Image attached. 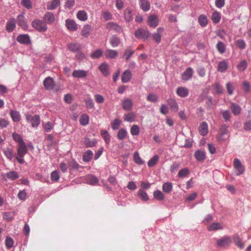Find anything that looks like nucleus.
<instances>
[{
  "mask_svg": "<svg viewBox=\"0 0 251 251\" xmlns=\"http://www.w3.org/2000/svg\"><path fill=\"white\" fill-rule=\"evenodd\" d=\"M27 152V148L25 143L19 145L16 159L20 164H23L25 163L24 157Z\"/></svg>",
  "mask_w": 251,
  "mask_h": 251,
  "instance_id": "nucleus-1",
  "label": "nucleus"
},
{
  "mask_svg": "<svg viewBox=\"0 0 251 251\" xmlns=\"http://www.w3.org/2000/svg\"><path fill=\"white\" fill-rule=\"evenodd\" d=\"M232 243L231 238L229 236H224L217 241V244L219 247L226 248Z\"/></svg>",
  "mask_w": 251,
  "mask_h": 251,
  "instance_id": "nucleus-2",
  "label": "nucleus"
},
{
  "mask_svg": "<svg viewBox=\"0 0 251 251\" xmlns=\"http://www.w3.org/2000/svg\"><path fill=\"white\" fill-rule=\"evenodd\" d=\"M32 26L39 31L44 32L47 30V25L42 21L36 19L32 21Z\"/></svg>",
  "mask_w": 251,
  "mask_h": 251,
  "instance_id": "nucleus-3",
  "label": "nucleus"
},
{
  "mask_svg": "<svg viewBox=\"0 0 251 251\" xmlns=\"http://www.w3.org/2000/svg\"><path fill=\"white\" fill-rule=\"evenodd\" d=\"M25 119L27 122L30 123L33 127H37L40 123V118L38 115L32 116L30 114H26Z\"/></svg>",
  "mask_w": 251,
  "mask_h": 251,
  "instance_id": "nucleus-4",
  "label": "nucleus"
},
{
  "mask_svg": "<svg viewBox=\"0 0 251 251\" xmlns=\"http://www.w3.org/2000/svg\"><path fill=\"white\" fill-rule=\"evenodd\" d=\"M233 165L236 171L235 173L237 176H240L244 174L245 167L238 158H236L233 160Z\"/></svg>",
  "mask_w": 251,
  "mask_h": 251,
  "instance_id": "nucleus-5",
  "label": "nucleus"
},
{
  "mask_svg": "<svg viewBox=\"0 0 251 251\" xmlns=\"http://www.w3.org/2000/svg\"><path fill=\"white\" fill-rule=\"evenodd\" d=\"M149 36V31L143 28H139L135 32V36L139 39H147Z\"/></svg>",
  "mask_w": 251,
  "mask_h": 251,
  "instance_id": "nucleus-6",
  "label": "nucleus"
},
{
  "mask_svg": "<svg viewBox=\"0 0 251 251\" xmlns=\"http://www.w3.org/2000/svg\"><path fill=\"white\" fill-rule=\"evenodd\" d=\"M17 22L18 25L21 26L24 30L27 29L28 26L25 21L24 14H20L18 16Z\"/></svg>",
  "mask_w": 251,
  "mask_h": 251,
  "instance_id": "nucleus-7",
  "label": "nucleus"
},
{
  "mask_svg": "<svg viewBox=\"0 0 251 251\" xmlns=\"http://www.w3.org/2000/svg\"><path fill=\"white\" fill-rule=\"evenodd\" d=\"M148 22L151 27L155 28L159 24V19L156 15L152 14L149 17Z\"/></svg>",
  "mask_w": 251,
  "mask_h": 251,
  "instance_id": "nucleus-8",
  "label": "nucleus"
},
{
  "mask_svg": "<svg viewBox=\"0 0 251 251\" xmlns=\"http://www.w3.org/2000/svg\"><path fill=\"white\" fill-rule=\"evenodd\" d=\"M43 20L46 25L51 24L55 22V18L54 15L52 12H48L44 15Z\"/></svg>",
  "mask_w": 251,
  "mask_h": 251,
  "instance_id": "nucleus-9",
  "label": "nucleus"
},
{
  "mask_svg": "<svg viewBox=\"0 0 251 251\" xmlns=\"http://www.w3.org/2000/svg\"><path fill=\"white\" fill-rule=\"evenodd\" d=\"M17 41L22 44L28 45L30 43V38L28 34H20L17 37Z\"/></svg>",
  "mask_w": 251,
  "mask_h": 251,
  "instance_id": "nucleus-10",
  "label": "nucleus"
},
{
  "mask_svg": "<svg viewBox=\"0 0 251 251\" xmlns=\"http://www.w3.org/2000/svg\"><path fill=\"white\" fill-rule=\"evenodd\" d=\"M65 25L67 29L70 31H76L77 29V25L72 19H66Z\"/></svg>",
  "mask_w": 251,
  "mask_h": 251,
  "instance_id": "nucleus-11",
  "label": "nucleus"
},
{
  "mask_svg": "<svg viewBox=\"0 0 251 251\" xmlns=\"http://www.w3.org/2000/svg\"><path fill=\"white\" fill-rule=\"evenodd\" d=\"M87 75L88 72L83 70H75L72 74V76L77 78H85Z\"/></svg>",
  "mask_w": 251,
  "mask_h": 251,
  "instance_id": "nucleus-12",
  "label": "nucleus"
},
{
  "mask_svg": "<svg viewBox=\"0 0 251 251\" xmlns=\"http://www.w3.org/2000/svg\"><path fill=\"white\" fill-rule=\"evenodd\" d=\"M194 71L192 68H188L182 74L181 78L182 80L187 81L190 79L193 75Z\"/></svg>",
  "mask_w": 251,
  "mask_h": 251,
  "instance_id": "nucleus-13",
  "label": "nucleus"
},
{
  "mask_svg": "<svg viewBox=\"0 0 251 251\" xmlns=\"http://www.w3.org/2000/svg\"><path fill=\"white\" fill-rule=\"evenodd\" d=\"M43 84L45 88L48 90L52 89L54 86L53 79L50 76L45 78L44 80Z\"/></svg>",
  "mask_w": 251,
  "mask_h": 251,
  "instance_id": "nucleus-14",
  "label": "nucleus"
},
{
  "mask_svg": "<svg viewBox=\"0 0 251 251\" xmlns=\"http://www.w3.org/2000/svg\"><path fill=\"white\" fill-rule=\"evenodd\" d=\"M164 30L163 27H159L157 29V31L152 34L153 39L157 43L161 42V33Z\"/></svg>",
  "mask_w": 251,
  "mask_h": 251,
  "instance_id": "nucleus-15",
  "label": "nucleus"
},
{
  "mask_svg": "<svg viewBox=\"0 0 251 251\" xmlns=\"http://www.w3.org/2000/svg\"><path fill=\"white\" fill-rule=\"evenodd\" d=\"M176 93L180 97L186 98L189 95V91L184 87H179L176 89Z\"/></svg>",
  "mask_w": 251,
  "mask_h": 251,
  "instance_id": "nucleus-16",
  "label": "nucleus"
},
{
  "mask_svg": "<svg viewBox=\"0 0 251 251\" xmlns=\"http://www.w3.org/2000/svg\"><path fill=\"white\" fill-rule=\"evenodd\" d=\"M84 101L85 103L86 107L88 109H94L95 103L93 100L90 95H88L84 99Z\"/></svg>",
  "mask_w": 251,
  "mask_h": 251,
  "instance_id": "nucleus-17",
  "label": "nucleus"
},
{
  "mask_svg": "<svg viewBox=\"0 0 251 251\" xmlns=\"http://www.w3.org/2000/svg\"><path fill=\"white\" fill-rule=\"evenodd\" d=\"M123 108L126 111H130L132 109L133 102L129 99H125L122 102Z\"/></svg>",
  "mask_w": 251,
  "mask_h": 251,
  "instance_id": "nucleus-18",
  "label": "nucleus"
},
{
  "mask_svg": "<svg viewBox=\"0 0 251 251\" xmlns=\"http://www.w3.org/2000/svg\"><path fill=\"white\" fill-rule=\"evenodd\" d=\"M86 182L87 184L95 185L99 182L98 178L94 175H89L86 176Z\"/></svg>",
  "mask_w": 251,
  "mask_h": 251,
  "instance_id": "nucleus-19",
  "label": "nucleus"
},
{
  "mask_svg": "<svg viewBox=\"0 0 251 251\" xmlns=\"http://www.w3.org/2000/svg\"><path fill=\"white\" fill-rule=\"evenodd\" d=\"M99 69L104 76H106L109 75V66L107 63L104 62L100 64Z\"/></svg>",
  "mask_w": 251,
  "mask_h": 251,
  "instance_id": "nucleus-20",
  "label": "nucleus"
},
{
  "mask_svg": "<svg viewBox=\"0 0 251 251\" xmlns=\"http://www.w3.org/2000/svg\"><path fill=\"white\" fill-rule=\"evenodd\" d=\"M2 151L4 155L9 161H12L14 157V151L12 148H7L3 149Z\"/></svg>",
  "mask_w": 251,
  "mask_h": 251,
  "instance_id": "nucleus-21",
  "label": "nucleus"
},
{
  "mask_svg": "<svg viewBox=\"0 0 251 251\" xmlns=\"http://www.w3.org/2000/svg\"><path fill=\"white\" fill-rule=\"evenodd\" d=\"M140 8L145 12L148 11L151 8L150 2L148 0H139Z\"/></svg>",
  "mask_w": 251,
  "mask_h": 251,
  "instance_id": "nucleus-22",
  "label": "nucleus"
},
{
  "mask_svg": "<svg viewBox=\"0 0 251 251\" xmlns=\"http://www.w3.org/2000/svg\"><path fill=\"white\" fill-rule=\"evenodd\" d=\"M60 4V0H52L47 3V8L48 10H54Z\"/></svg>",
  "mask_w": 251,
  "mask_h": 251,
  "instance_id": "nucleus-23",
  "label": "nucleus"
},
{
  "mask_svg": "<svg viewBox=\"0 0 251 251\" xmlns=\"http://www.w3.org/2000/svg\"><path fill=\"white\" fill-rule=\"evenodd\" d=\"M16 27V22L14 18H11L6 23V28L8 32H11Z\"/></svg>",
  "mask_w": 251,
  "mask_h": 251,
  "instance_id": "nucleus-24",
  "label": "nucleus"
},
{
  "mask_svg": "<svg viewBox=\"0 0 251 251\" xmlns=\"http://www.w3.org/2000/svg\"><path fill=\"white\" fill-rule=\"evenodd\" d=\"M167 103L170 106L172 110L175 112H177L178 110V105L176 100L172 98H169L167 100Z\"/></svg>",
  "mask_w": 251,
  "mask_h": 251,
  "instance_id": "nucleus-25",
  "label": "nucleus"
},
{
  "mask_svg": "<svg viewBox=\"0 0 251 251\" xmlns=\"http://www.w3.org/2000/svg\"><path fill=\"white\" fill-rule=\"evenodd\" d=\"M194 156L198 161H203L206 158L205 152L201 150L196 151Z\"/></svg>",
  "mask_w": 251,
  "mask_h": 251,
  "instance_id": "nucleus-26",
  "label": "nucleus"
},
{
  "mask_svg": "<svg viewBox=\"0 0 251 251\" xmlns=\"http://www.w3.org/2000/svg\"><path fill=\"white\" fill-rule=\"evenodd\" d=\"M105 56L107 58L113 59L116 58L118 55V52L116 50L107 49L105 51Z\"/></svg>",
  "mask_w": 251,
  "mask_h": 251,
  "instance_id": "nucleus-27",
  "label": "nucleus"
},
{
  "mask_svg": "<svg viewBox=\"0 0 251 251\" xmlns=\"http://www.w3.org/2000/svg\"><path fill=\"white\" fill-rule=\"evenodd\" d=\"M124 18L126 22L131 21L133 18L132 11L129 8L126 9L124 11Z\"/></svg>",
  "mask_w": 251,
  "mask_h": 251,
  "instance_id": "nucleus-28",
  "label": "nucleus"
},
{
  "mask_svg": "<svg viewBox=\"0 0 251 251\" xmlns=\"http://www.w3.org/2000/svg\"><path fill=\"white\" fill-rule=\"evenodd\" d=\"M199 132L202 136H205L208 133V125L205 122H203L201 124L199 127Z\"/></svg>",
  "mask_w": 251,
  "mask_h": 251,
  "instance_id": "nucleus-29",
  "label": "nucleus"
},
{
  "mask_svg": "<svg viewBox=\"0 0 251 251\" xmlns=\"http://www.w3.org/2000/svg\"><path fill=\"white\" fill-rule=\"evenodd\" d=\"M131 78V73L129 70H126L122 75V81L123 83H127Z\"/></svg>",
  "mask_w": 251,
  "mask_h": 251,
  "instance_id": "nucleus-30",
  "label": "nucleus"
},
{
  "mask_svg": "<svg viewBox=\"0 0 251 251\" xmlns=\"http://www.w3.org/2000/svg\"><path fill=\"white\" fill-rule=\"evenodd\" d=\"M106 27L110 30H115L119 32L121 30V27L116 23L113 22H109L106 24Z\"/></svg>",
  "mask_w": 251,
  "mask_h": 251,
  "instance_id": "nucleus-31",
  "label": "nucleus"
},
{
  "mask_svg": "<svg viewBox=\"0 0 251 251\" xmlns=\"http://www.w3.org/2000/svg\"><path fill=\"white\" fill-rule=\"evenodd\" d=\"M228 67L227 62L226 60H223L219 62L218 64V70L221 73L225 72Z\"/></svg>",
  "mask_w": 251,
  "mask_h": 251,
  "instance_id": "nucleus-32",
  "label": "nucleus"
},
{
  "mask_svg": "<svg viewBox=\"0 0 251 251\" xmlns=\"http://www.w3.org/2000/svg\"><path fill=\"white\" fill-rule=\"evenodd\" d=\"M198 22L201 27H205L208 24L207 17L205 15L201 14L198 18Z\"/></svg>",
  "mask_w": 251,
  "mask_h": 251,
  "instance_id": "nucleus-33",
  "label": "nucleus"
},
{
  "mask_svg": "<svg viewBox=\"0 0 251 251\" xmlns=\"http://www.w3.org/2000/svg\"><path fill=\"white\" fill-rule=\"evenodd\" d=\"M230 109L234 115H239L241 111V107L237 104L232 102L230 105Z\"/></svg>",
  "mask_w": 251,
  "mask_h": 251,
  "instance_id": "nucleus-34",
  "label": "nucleus"
},
{
  "mask_svg": "<svg viewBox=\"0 0 251 251\" xmlns=\"http://www.w3.org/2000/svg\"><path fill=\"white\" fill-rule=\"evenodd\" d=\"M10 116L15 122H18L21 120V115L19 112L16 110H11L10 112Z\"/></svg>",
  "mask_w": 251,
  "mask_h": 251,
  "instance_id": "nucleus-35",
  "label": "nucleus"
},
{
  "mask_svg": "<svg viewBox=\"0 0 251 251\" xmlns=\"http://www.w3.org/2000/svg\"><path fill=\"white\" fill-rule=\"evenodd\" d=\"M92 30V26L89 25H85L83 27L81 31V34L83 37H87Z\"/></svg>",
  "mask_w": 251,
  "mask_h": 251,
  "instance_id": "nucleus-36",
  "label": "nucleus"
},
{
  "mask_svg": "<svg viewBox=\"0 0 251 251\" xmlns=\"http://www.w3.org/2000/svg\"><path fill=\"white\" fill-rule=\"evenodd\" d=\"M100 134L104 140V141L106 144H109L111 140V136L107 130H101Z\"/></svg>",
  "mask_w": 251,
  "mask_h": 251,
  "instance_id": "nucleus-37",
  "label": "nucleus"
},
{
  "mask_svg": "<svg viewBox=\"0 0 251 251\" xmlns=\"http://www.w3.org/2000/svg\"><path fill=\"white\" fill-rule=\"evenodd\" d=\"M93 156V152L90 150H87L83 154V155L82 157L83 161L86 162H89L91 160V159H92Z\"/></svg>",
  "mask_w": 251,
  "mask_h": 251,
  "instance_id": "nucleus-38",
  "label": "nucleus"
},
{
  "mask_svg": "<svg viewBox=\"0 0 251 251\" xmlns=\"http://www.w3.org/2000/svg\"><path fill=\"white\" fill-rule=\"evenodd\" d=\"M173 189V184L170 182H165L162 185V190L166 193H170Z\"/></svg>",
  "mask_w": 251,
  "mask_h": 251,
  "instance_id": "nucleus-39",
  "label": "nucleus"
},
{
  "mask_svg": "<svg viewBox=\"0 0 251 251\" xmlns=\"http://www.w3.org/2000/svg\"><path fill=\"white\" fill-rule=\"evenodd\" d=\"M68 49L72 52H77L81 50L80 45L77 43H70L68 45Z\"/></svg>",
  "mask_w": 251,
  "mask_h": 251,
  "instance_id": "nucleus-40",
  "label": "nucleus"
},
{
  "mask_svg": "<svg viewBox=\"0 0 251 251\" xmlns=\"http://www.w3.org/2000/svg\"><path fill=\"white\" fill-rule=\"evenodd\" d=\"M84 143L86 148H91L96 146L97 141L95 139L91 140L89 138H85Z\"/></svg>",
  "mask_w": 251,
  "mask_h": 251,
  "instance_id": "nucleus-41",
  "label": "nucleus"
},
{
  "mask_svg": "<svg viewBox=\"0 0 251 251\" xmlns=\"http://www.w3.org/2000/svg\"><path fill=\"white\" fill-rule=\"evenodd\" d=\"M5 176L10 180H15L19 178V176L17 172L10 171L5 174Z\"/></svg>",
  "mask_w": 251,
  "mask_h": 251,
  "instance_id": "nucleus-42",
  "label": "nucleus"
},
{
  "mask_svg": "<svg viewBox=\"0 0 251 251\" xmlns=\"http://www.w3.org/2000/svg\"><path fill=\"white\" fill-rule=\"evenodd\" d=\"M77 18L81 21H85L87 20L88 16L87 13L84 10H79L76 14Z\"/></svg>",
  "mask_w": 251,
  "mask_h": 251,
  "instance_id": "nucleus-43",
  "label": "nucleus"
},
{
  "mask_svg": "<svg viewBox=\"0 0 251 251\" xmlns=\"http://www.w3.org/2000/svg\"><path fill=\"white\" fill-rule=\"evenodd\" d=\"M211 19L214 23H219L221 19V16L220 13L218 11H214L212 14Z\"/></svg>",
  "mask_w": 251,
  "mask_h": 251,
  "instance_id": "nucleus-44",
  "label": "nucleus"
},
{
  "mask_svg": "<svg viewBox=\"0 0 251 251\" xmlns=\"http://www.w3.org/2000/svg\"><path fill=\"white\" fill-rule=\"evenodd\" d=\"M89 117L86 114H83L80 117L79 123L82 126H86L89 124Z\"/></svg>",
  "mask_w": 251,
  "mask_h": 251,
  "instance_id": "nucleus-45",
  "label": "nucleus"
},
{
  "mask_svg": "<svg viewBox=\"0 0 251 251\" xmlns=\"http://www.w3.org/2000/svg\"><path fill=\"white\" fill-rule=\"evenodd\" d=\"M234 242H235L236 245L240 248V249H243L244 247V244L242 242L241 239L239 237V236L236 234L234 235L233 237Z\"/></svg>",
  "mask_w": 251,
  "mask_h": 251,
  "instance_id": "nucleus-46",
  "label": "nucleus"
},
{
  "mask_svg": "<svg viewBox=\"0 0 251 251\" xmlns=\"http://www.w3.org/2000/svg\"><path fill=\"white\" fill-rule=\"evenodd\" d=\"M223 229L222 225L219 223H213L208 227L209 231H213Z\"/></svg>",
  "mask_w": 251,
  "mask_h": 251,
  "instance_id": "nucleus-47",
  "label": "nucleus"
},
{
  "mask_svg": "<svg viewBox=\"0 0 251 251\" xmlns=\"http://www.w3.org/2000/svg\"><path fill=\"white\" fill-rule=\"evenodd\" d=\"M124 119L128 122H133L135 120V114L133 112H130L124 115Z\"/></svg>",
  "mask_w": 251,
  "mask_h": 251,
  "instance_id": "nucleus-48",
  "label": "nucleus"
},
{
  "mask_svg": "<svg viewBox=\"0 0 251 251\" xmlns=\"http://www.w3.org/2000/svg\"><path fill=\"white\" fill-rule=\"evenodd\" d=\"M159 159V157L158 155H154L151 159L148 162V166L149 167H152L157 163Z\"/></svg>",
  "mask_w": 251,
  "mask_h": 251,
  "instance_id": "nucleus-49",
  "label": "nucleus"
},
{
  "mask_svg": "<svg viewBox=\"0 0 251 251\" xmlns=\"http://www.w3.org/2000/svg\"><path fill=\"white\" fill-rule=\"evenodd\" d=\"M69 167L71 170H77L80 168H82L79 164L75 160H72L69 162Z\"/></svg>",
  "mask_w": 251,
  "mask_h": 251,
  "instance_id": "nucleus-50",
  "label": "nucleus"
},
{
  "mask_svg": "<svg viewBox=\"0 0 251 251\" xmlns=\"http://www.w3.org/2000/svg\"><path fill=\"white\" fill-rule=\"evenodd\" d=\"M103 54V51L100 49H98L92 52L90 54V57L92 59H97L100 57Z\"/></svg>",
  "mask_w": 251,
  "mask_h": 251,
  "instance_id": "nucleus-51",
  "label": "nucleus"
},
{
  "mask_svg": "<svg viewBox=\"0 0 251 251\" xmlns=\"http://www.w3.org/2000/svg\"><path fill=\"white\" fill-rule=\"evenodd\" d=\"M134 161L138 165H141L144 164V161L142 159L138 151L134 152L133 154Z\"/></svg>",
  "mask_w": 251,
  "mask_h": 251,
  "instance_id": "nucleus-52",
  "label": "nucleus"
},
{
  "mask_svg": "<svg viewBox=\"0 0 251 251\" xmlns=\"http://www.w3.org/2000/svg\"><path fill=\"white\" fill-rule=\"evenodd\" d=\"M134 53V50H130L129 48H127L125 50L122 57H126V60L127 61Z\"/></svg>",
  "mask_w": 251,
  "mask_h": 251,
  "instance_id": "nucleus-53",
  "label": "nucleus"
},
{
  "mask_svg": "<svg viewBox=\"0 0 251 251\" xmlns=\"http://www.w3.org/2000/svg\"><path fill=\"white\" fill-rule=\"evenodd\" d=\"M153 197L154 199L158 201H162L164 199V196L162 192L160 190H156L153 192Z\"/></svg>",
  "mask_w": 251,
  "mask_h": 251,
  "instance_id": "nucleus-54",
  "label": "nucleus"
},
{
  "mask_svg": "<svg viewBox=\"0 0 251 251\" xmlns=\"http://www.w3.org/2000/svg\"><path fill=\"white\" fill-rule=\"evenodd\" d=\"M189 173V170L187 168H184L179 171L178 176L181 178H184L188 175Z\"/></svg>",
  "mask_w": 251,
  "mask_h": 251,
  "instance_id": "nucleus-55",
  "label": "nucleus"
},
{
  "mask_svg": "<svg viewBox=\"0 0 251 251\" xmlns=\"http://www.w3.org/2000/svg\"><path fill=\"white\" fill-rule=\"evenodd\" d=\"M138 195L144 201H147L149 200V197L147 193L142 189H140L137 192Z\"/></svg>",
  "mask_w": 251,
  "mask_h": 251,
  "instance_id": "nucleus-56",
  "label": "nucleus"
},
{
  "mask_svg": "<svg viewBox=\"0 0 251 251\" xmlns=\"http://www.w3.org/2000/svg\"><path fill=\"white\" fill-rule=\"evenodd\" d=\"M247 62L245 60H242L237 66V69L239 71L244 72L247 68Z\"/></svg>",
  "mask_w": 251,
  "mask_h": 251,
  "instance_id": "nucleus-57",
  "label": "nucleus"
},
{
  "mask_svg": "<svg viewBox=\"0 0 251 251\" xmlns=\"http://www.w3.org/2000/svg\"><path fill=\"white\" fill-rule=\"evenodd\" d=\"M127 133V132L126 129L122 128L118 131L117 134V137L120 140H123L126 138Z\"/></svg>",
  "mask_w": 251,
  "mask_h": 251,
  "instance_id": "nucleus-58",
  "label": "nucleus"
},
{
  "mask_svg": "<svg viewBox=\"0 0 251 251\" xmlns=\"http://www.w3.org/2000/svg\"><path fill=\"white\" fill-rule=\"evenodd\" d=\"M216 48L218 51L221 53H223L225 52L226 46L223 42L221 41H219L217 44Z\"/></svg>",
  "mask_w": 251,
  "mask_h": 251,
  "instance_id": "nucleus-59",
  "label": "nucleus"
},
{
  "mask_svg": "<svg viewBox=\"0 0 251 251\" xmlns=\"http://www.w3.org/2000/svg\"><path fill=\"white\" fill-rule=\"evenodd\" d=\"M120 42V39L115 36H112L110 40V44L114 48L117 47L119 45Z\"/></svg>",
  "mask_w": 251,
  "mask_h": 251,
  "instance_id": "nucleus-60",
  "label": "nucleus"
},
{
  "mask_svg": "<svg viewBox=\"0 0 251 251\" xmlns=\"http://www.w3.org/2000/svg\"><path fill=\"white\" fill-rule=\"evenodd\" d=\"M12 136L14 141L18 143L19 145L25 143L22 136L20 134L14 132L13 133Z\"/></svg>",
  "mask_w": 251,
  "mask_h": 251,
  "instance_id": "nucleus-61",
  "label": "nucleus"
},
{
  "mask_svg": "<svg viewBox=\"0 0 251 251\" xmlns=\"http://www.w3.org/2000/svg\"><path fill=\"white\" fill-rule=\"evenodd\" d=\"M5 243L6 248L8 249H10L13 246V239L11 237H7L5 239Z\"/></svg>",
  "mask_w": 251,
  "mask_h": 251,
  "instance_id": "nucleus-62",
  "label": "nucleus"
},
{
  "mask_svg": "<svg viewBox=\"0 0 251 251\" xmlns=\"http://www.w3.org/2000/svg\"><path fill=\"white\" fill-rule=\"evenodd\" d=\"M236 46L241 50H243L246 48V44L243 39H238L235 42Z\"/></svg>",
  "mask_w": 251,
  "mask_h": 251,
  "instance_id": "nucleus-63",
  "label": "nucleus"
},
{
  "mask_svg": "<svg viewBox=\"0 0 251 251\" xmlns=\"http://www.w3.org/2000/svg\"><path fill=\"white\" fill-rule=\"evenodd\" d=\"M140 132V128L136 125H133L130 129V133L132 135H138Z\"/></svg>",
  "mask_w": 251,
  "mask_h": 251,
  "instance_id": "nucleus-64",
  "label": "nucleus"
}]
</instances>
